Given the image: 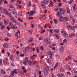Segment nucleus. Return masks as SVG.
<instances>
[{
	"label": "nucleus",
	"mask_w": 77,
	"mask_h": 77,
	"mask_svg": "<svg viewBox=\"0 0 77 77\" xmlns=\"http://www.w3.org/2000/svg\"><path fill=\"white\" fill-rule=\"evenodd\" d=\"M44 41L45 43L47 44H50V43L51 42L50 39L48 38H45Z\"/></svg>",
	"instance_id": "f257e3e1"
},
{
	"label": "nucleus",
	"mask_w": 77,
	"mask_h": 77,
	"mask_svg": "<svg viewBox=\"0 0 77 77\" xmlns=\"http://www.w3.org/2000/svg\"><path fill=\"white\" fill-rule=\"evenodd\" d=\"M28 61H29V58H28V57H25L24 61L23 62V64H24V65H26L28 63Z\"/></svg>",
	"instance_id": "f03ea898"
},
{
	"label": "nucleus",
	"mask_w": 77,
	"mask_h": 77,
	"mask_svg": "<svg viewBox=\"0 0 77 77\" xmlns=\"http://www.w3.org/2000/svg\"><path fill=\"white\" fill-rule=\"evenodd\" d=\"M49 71V68H46L45 70L44 75H47L48 74V72Z\"/></svg>",
	"instance_id": "7ed1b4c3"
},
{
	"label": "nucleus",
	"mask_w": 77,
	"mask_h": 77,
	"mask_svg": "<svg viewBox=\"0 0 77 77\" xmlns=\"http://www.w3.org/2000/svg\"><path fill=\"white\" fill-rule=\"evenodd\" d=\"M15 35L16 39H18V37L20 35V31L19 30H17V32L15 33Z\"/></svg>",
	"instance_id": "20e7f679"
},
{
	"label": "nucleus",
	"mask_w": 77,
	"mask_h": 77,
	"mask_svg": "<svg viewBox=\"0 0 77 77\" xmlns=\"http://www.w3.org/2000/svg\"><path fill=\"white\" fill-rule=\"evenodd\" d=\"M48 55H50V59H52L53 57V52H51V51H49L48 52Z\"/></svg>",
	"instance_id": "39448f33"
},
{
	"label": "nucleus",
	"mask_w": 77,
	"mask_h": 77,
	"mask_svg": "<svg viewBox=\"0 0 77 77\" xmlns=\"http://www.w3.org/2000/svg\"><path fill=\"white\" fill-rule=\"evenodd\" d=\"M3 12L5 14H6V15H8V16H9V17H11V15L10 14H9L8 13V11H7V10H6V9L5 8L4 9V10H3Z\"/></svg>",
	"instance_id": "423d86ee"
},
{
	"label": "nucleus",
	"mask_w": 77,
	"mask_h": 77,
	"mask_svg": "<svg viewBox=\"0 0 77 77\" xmlns=\"http://www.w3.org/2000/svg\"><path fill=\"white\" fill-rule=\"evenodd\" d=\"M49 1L48 0H45L44 1H43L42 2V3L43 5H45V4H47V3H48Z\"/></svg>",
	"instance_id": "0eeeda50"
},
{
	"label": "nucleus",
	"mask_w": 77,
	"mask_h": 77,
	"mask_svg": "<svg viewBox=\"0 0 77 77\" xmlns=\"http://www.w3.org/2000/svg\"><path fill=\"white\" fill-rule=\"evenodd\" d=\"M57 76L58 77H64L65 75H64L63 74L60 73L57 74Z\"/></svg>",
	"instance_id": "6e6552de"
},
{
	"label": "nucleus",
	"mask_w": 77,
	"mask_h": 77,
	"mask_svg": "<svg viewBox=\"0 0 77 77\" xmlns=\"http://www.w3.org/2000/svg\"><path fill=\"white\" fill-rule=\"evenodd\" d=\"M59 21L60 22H62L63 21L64 18L62 16H60L59 18Z\"/></svg>",
	"instance_id": "1a4fd4ad"
},
{
	"label": "nucleus",
	"mask_w": 77,
	"mask_h": 77,
	"mask_svg": "<svg viewBox=\"0 0 77 77\" xmlns=\"http://www.w3.org/2000/svg\"><path fill=\"white\" fill-rule=\"evenodd\" d=\"M3 47L5 48H8V45L7 43H5L4 44Z\"/></svg>",
	"instance_id": "9d476101"
},
{
	"label": "nucleus",
	"mask_w": 77,
	"mask_h": 77,
	"mask_svg": "<svg viewBox=\"0 0 77 77\" xmlns=\"http://www.w3.org/2000/svg\"><path fill=\"white\" fill-rule=\"evenodd\" d=\"M65 10L64 9L62 8L61 9L60 11V13L61 14H63L65 12Z\"/></svg>",
	"instance_id": "9b49d317"
},
{
	"label": "nucleus",
	"mask_w": 77,
	"mask_h": 77,
	"mask_svg": "<svg viewBox=\"0 0 77 77\" xmlns=\"http://www.w3.org/2000/svg\"><path fill=\"white\" fill-rule=\"evenodd\" d=\"M63 35V36H64L66 38H67V37L68 36V35L66 31L64 32Z\"/></svg>",
	"instance_id": "f8f14e48"
},
{
	"label": "nucleus",
	"mask_w": 77,
	"mask_h": 77,
	"mask_svg": "<svg viewBox=\"0 0 77 77\" xmlns=\"http://www.w3.org/2000/svg\"><path fill=\"white\" fill-rule=\"evenodd\" d=\"M11 29H17V26H13L11 27Z\"/></svg>",
	"instance_id": "ddd939ff"
},
{
	"label": "nucleus",
	"mask_w": 77,
	"mask_h": 77,
	"mask_svg": "<svg viewBox=\"0 0 77 77\" xmlns=\"http://www.w3.org/2000/svg\"><path fill=\"white\" fill-rule=\"evenodd\" d=\"M35 12H36V11H35V10L32 11L30 12V14L31 15H33Z\"/></svg>",
	"instance_id": "4468645a"
},
{
	"label": "nucleus",
	"mask_w": 77,
	"mask_h": 77,
	"mask_svg": "<svg viewBox=\"0 0 77 77\" xmlns=\"http://www.w3.org/2000/svg\"><path fill=\"white\" fill-rule=\"evenodd\" d=\"M75 33H73L69 35V37H70V38H72V37L75 36Z\"/></svg>",
	"instance_id": "2eb2a0df"
},
{
	"label": "nucleus",
	"mask_w": 77,
	"mask_h": 77,
	"mask_svg": "<svg viewBox=\"0 0 77 77\" xmlns=\"http://www.w3.org/2000/svg\"><path fill=\"white\" fill-rule=\"evenodd\" d=\"M8 6L9 7V8H11V9H13V8H14V6H12V5L11 4H8Z\"/></svg>",
	"instance_id": "dca6fc26"
},
{
	"label": "nucleus",
	"mask_w": 77,
	"mask_h": 77,
	"mask_svg": "<svg viewBox=\"0 0 77 77\" xmlns=\"http://www.w3.org/2000/svg\"><path fill=\"white\" fill-rule=\"evenodd\" d=\"M54 31L55 33H58V32H59V29H54Z\"/></svg>",
	"instance_id": "f3484780"
},
{
	"label": "nucleus",
	"mask_w": 77,
	"mask_h": 77,
	"mask_svg": "<svg viewBox=\"0 0 77 77\" xmlns=\"http://www.w3.org/2000/svg\"><path fill=\"white\" fill-rule=\"evenodd\" d=\"M9 20L8 19L6 20H5L4 21L6 25L8 24V23H9Z\"/></svg>",
	"instance_id": "a211bd4d"
},
{
	"label": "nucleus",
	"mask_w": 77,
	"mask_h": 77,
	"mask_svg": "<svg viewBox=\"0 0 77 77\" xmlns=\"http://www.w3.org/2000/svg\"><path fill=\"white\" fill-rule=\"evenodd\" d=\"M11 21H12V22H13V23H15V22H16L15 19L14 18H11Z\"/></svg>",
	"instance_id": "6ab92c4d"
},
{
	"label": "nucleus",
	"mask_w": 77,
	"mask_h": 77,
	"mask_svg": "<svg viewBox=\"0 0 77 77\" xmlns=\"http://www.w3.org/2000/svg\"><path fill=\"white\" fill-rule=\"evenodd\" d=\"M30 48V47L29 46H27L25 48V50H26V51H29Z\"/></svg>",
	"instance_id": "aec40b11"
},
{
	"label": "nucleus",
	"mask_w": 77,
	"mask_h": 77,
	"mask_svg": "<svg viewBox=\"0 0 77 77\" xmlns=\"http://www.w3.org/2000/svg\"><path fill=\"white\" fill-rule=\"evenodd\" d=\"M54 36L56 38H57V39H59V36H58V35H57V34H54Z\"/></svg>",
	"instance_id": "412c9836"
},
{
	"label": "nucleus",
	"mask_w": 77,
	"mask_h": 77,
	"mask_svg": "<svg viewBox=\"0 0 77 77\" xmlns=\"http://www.w3.org/2000/svg\"><path fill=\"white\" fill-rule=\"evenodd\" d=\"M1 29L2 30V29H4L5 28H6V26L5 25H3L1 27Z\"/></svg>",
	"instance_id": "4be33fe9"
},
{
	"label": "nucleus",
	"mask_w": 77,
	"mask_h": 77,
	"mask_svg": "<svg viewBox=\"0 0 77 77\" xmlns=\"http://www.w3.org/2000/svg\"><path fill=\"white\" fill-rule=\"evenodd\" d=\"M67 12L68 14H69L70 12V10H69V8L68 7L67 8Z\"/></svg>",
	"instance_id": "5701e85b"
},
{
	"label": "nucleus",
	"mask_w": 77,
	"mask_h": 77,
	"mask_svg": "<svg viewBox=\"0 0 77 77\" xmlns=\"http://www.w3.org/2000/svg\"><path fill=\"white\" fill-rule=\"evenodd\" d=\"M76 6V4H75L74 5V6H73V10L74 11H75L76 10V8H75Z\"/></svg>",
	"instance_id": "b1692460"
},
{
	"label": "nucleus",
	"mask_w": 77,
	"mask_h": 77,
	"mask_svg": "<svg viewBox=\"0 0 77 77\" xmlns=\"http://www.w3.org/2000/svg\"><path fill=\"white\" fill-rule=\"evenodd\" d=\"M64 50V48L63 47H62L60 48V50L61 51H63Z\"/></svg>",
	"instance_id": "393cba45"
},
{
	"label": "nucleus",
	"mask_w": 77,
	"mask_h": 77,
	"mask_svg": "<svg viewBox=\"0 0 77 77\" xmlns=\"http://www.w3.org/2000/svg\"><path fill=\"white\" fill-rule=\"evenodd\" d=\"M63 42L64 44H66L67 42L66 39V38L64 39L63 41Z\"/></svg>",
	"instance_id": "a878e982"
},
{
	"label": "nucleus",
	"mask_w": 77,
	"mask_h": 77,
	"mask_svg": "<svg viewBox=\"0 0 77 77\" xmlns=\"http://www.w3.org/2000/svg\"><path fill=\"white\" fill-rule=\"evenodd\" d=\"M13 55H11L10 56V59L11 61H12V60L13 59Z\"/></svg>",
	"instance_id": "bb28decb"
},
{
	"label": "nucleus",
	"mask_w": 77,
	"mask_h": 77,
	"mask_svg": "<svg viewBox=\"0 0 77 77\" xmlns=\"http://www.w3.org/2000/svg\"><path fill=\"white\" fill-rule=\"evenodd\" d=\"M47 60L48 62L49 63H51V60H50L49 58H48L47 59Z\"/></svg>",
	"instance_id": "cd10ccee"
},
{
	"label": "nucleus",
	"mask_w": 77,
	"mask_h": 77,
	"mask_svg": "<svg viewBox=\"0 0 77 77\" xmlns=\"http://www.w3.org/2000/svg\"><path fill=\"white\" fill-rule=\"evenodd\" d=\"M54 21L55 24H57V22L58 21V20H57V19H56L54 20Z\"/></svg>",
	"instance_id": "c85d7f7f"
},
{
	"label": "nucleus",
	"mask_w": 77,
	"mask_h": 77,
	"mask_svg": "<svg viewBox=\"0 0 77 77\" xmlns=\"http://www.w3.org/2000/svg\"><path fill=\"white\" fill-rule=\"evenodd\" d=\"M28 64L29 65H32V62H31V61L29 60L28 62Z\"/></svg>",
	"instance_id": "c756f323"
},
{
	"label": "nucleus",
	"mask_w": 77,
	"mask_h": 77,
	"mask_svg": "<svg viewBox=\"0 0 77 77\" xmlns=\"http://www.w3.org/2000/svg\"><path fill=\"white\" fill-rule=\"evenodd\" d=\"M64 19L66 21H69L68 18H67L66 17H64Z\"/></svg>",
	"instance_id": "7c9ffc66"
},
{
	"label": "nucleus",
	"mask_w": 77,
	"mask_h": 77,
	"mask_svg": "<svg viewBox=\"0 0 77 77\" xmlns=\"http://www.w3.org/2000/svg\"><path fill=\"white\" fill-rule=\"evenodd\" d=\"M1 72L2 73V74H6V72H5V71H4L3 70H2Z\"/></svg>",
	"instance_id": "2f4dec72"
},
{
	"label": "nucleus",
	"mask_w": 77,
	"mask_h": 77,
	"mask_svg": "<svg viewBox=\"0 0 77 77\" xmlns=\"http://www.w3.org/2000/svg\"><path fill=\"white\" fill-rule=\"evenodd\" d=\"M13 24H14V23H13L11 22L9 23V25L11 27H13Z\"/></svg>",
	"instance_id": "473e14b6"
},
{
	"label": "nucleus",
	"mask_w": 77,
	"mask_h": 77,
	"mask_svg": "<svg viewBox=\"0 0 77 77\" xmlns=\"http://www.w3.org/2000/svg\"><path fill=\"white\" fill-rule=\"evenodd\" d=\"M11 74L12 76H14V72H13V71L12 72H11Z\"/></svg>",
	"instance_id": "72a5a7b5"
},
{
	"label": "nucleus",
	"mask_w": 77,
	"mask_h": 77,
	"mask_svg": "<svg viewBox=\"0 0 77 77\" xmlns=\"http://www.w3.org/2000/svg\"><path fill=\"white\" fill-rule=\"evenodd\" d=\"M32 6V4L31 3V2L30 1L29 2L28 7H30V6Z\"/></svg>",
	"instance_id": "f704fd0d"
},
{
	"label": "nucleus",
	"mask_w": 77,
	"mask_h": 77,
	"mask_svg": "<svg viewBox=\"0 0 77 77\" xmlns=\"http://www.w3.org/2000/svg\"><path fill=\"white\" fill-rule=\"evenodd\" d=\"M17 70V69H15L13 71V72H14V73H15V74H17V71H16Z\"/></svg>",
	"instance_id": "c9c22d12"
},
{
	"label": "nucleus",
	"mask_w": 77,
	"mask_h": 77,
	"mask_svg": "<svg viewBox=\"0 0 77 77\" xmlns=\"http://www.w3.org/2000/svg\"><path fill=\"white\" fill-rule=\"evenodd\" d=\"M29 41L30 42H33V38H30L29 39Z\"/></svg>",
	"instance_id": "e433bc0d"
},
{
	"label": "nucleus",
	"mask_w": 77,
	"mask_h": 77,
	"mask_svg": "<svg viewBox=\"0 0 77 77\" xmlns=\"http://www.w3.org/2000/svg\"><path fill=\"white\" fill-rule=\"evenodd\" d=\"M72 56L71 55L69 56L68 57V59H69V60H71V59H72Z\"/></svg>",
	"instance_id": "4c0bfd02"
},
{
	"label": "nucleus",
	"mask_w": 77,
	"mask_h": 77,
	"mask_svg": "<svg viewBox=\"0 0 77 77\" xmlns=\"http://www.w3.org/2000/svg\"><path fill=\"white\" fill-rule=\"evenodd\" d=\"M44 47H43V46H41L40 47V49L41 51H43L44 50Z\"/></svg>",
	"instance_id": "58836bf2"
},
{
	"label": "nucleus",
	"mask_w": 77,
	"mask_h": 77,
	"mask_svg": "<svg viewBox=\"0 0 77 77\" xmlns=\"http://www.w3.org/2000/svg\"><path fill=\"white\" fill-rule=\"evenodd\" d=\"M72 2H73V0H71L69 2V4L70 5L71 4H72Z\"/></svg>",
	"instance_id": "ea45409f"
},
{
	"label": "nucleus",
	"mask_w": 77,
	"mask_h": 77,
	"mask_svg": "<svg viewBox=\"0 0 77 77\" xmlns=\"http://www.w3.org/2000/svg\"><path fill=\"white\" fill-rule=\"evenodd\" d=\"M17 6L19 7V8H21L23 7V5H19V4H18Z\"/></svg>",
	"instance_id": "a19ab883"
},
{
	"label": "nucleus",
	"mask_w": 77,
	"mask_h": 77,
	"mask_svg": "<svg viewBox=\"0 0 77 77\" xmlns=\"http://www.w3.org/2000/svg\"><path fill=\"white\" fill-rule=\"evenodd\" d=\"M38 39L39 41L42 40V39H43V38H42V37H39Z\"/></svg>",
	"instance_id": "79ce46f5"
},
{
	"label": "nucleus",
	"mask_w": 77,
	"mask_h": 77,
	"mask_svg": "<svg viewBox=\"0 0 77 77\" xmlns=\"http://www.w3.org/2000/svg\"><path fill=\"white\" fill-rule=\"evenodd\" d=\"M51 77H55V75H54V74L53 73H51Z\"/></svg>",
	"instance_id": "37998d69"
},
{
	"label": "nucleus",
	"mask_w": 77,
	"mask_h": 77,
	"mask_svg": "<svg viewBox=\"0 0 77 77\" xmlns=\"http://www.w3.org/2000/svg\"><path fill=\"white\" fill-rule=\"evenodd\" d=\"M42 7H43V8H44L45 9L46 7H45V6L43 4H42Z\"/></svg>",
	"instance_id": "c03bdc74"
},
{
	"label": "nucleus",
	"mask_w": 77,
	"mask_h": 77,
	"mask_svg": "<svg viewBox=\"0 0 77 77\" xmlns=\"http://www.w3.org/2000/svg\"><path fill=\"white\" fill-rule=\"evenodd\" d=\"M58 64H59V63H57L54 66V68H56V67L58 66Z\"/></svg>",
	"instance_id": "a18cd8bd"
},
{
	"label": "nucleus",
	"mask_w": 77,
	"mask_h": 77,
	"mask_svg": "<svg viewBox=\"0 0 77 77\" xmlns=\"http://www.w3.org/2000/svg\"><path fill=\"white\" fill-rule=\"evenodd\" d=\"M67 75H71V74L70 73V72H67Z\"/></svg>",
	"instance_id": "49530a36"
},
{
	"label": "nucleus",
	"mask_w": 77,
	"mask_h": 77,
	"mask_svg": "<svg viewBox=\"0 0 77 77\" xmlns=\"http://www.w3.org/2000/svg\"><path fill=\"white\" fill-rule=\"evenodd\" d=\"M3 24V22H0V26H2Z\"/></svg>",
	"instance_id": "de8ad7c7"
},
{
	"label": "nucleus",
	"mask_w": 77,
	"mask_h": 77,
	"mask_svg": "<svg viewBox=\"0 0 77 77\" xmlns=\"http://www.w3.org/2000/svg\"><path fill=\"white\" fill-rule=\"evenodd\" d=\"M11 34L10 33H8L7 35V36L8 37H11Z\"/></svg>",
	"instance_id": "09e8293b"
},
{
	"label": "nucleus",
	"mask_w": 77,
	"mask_h": 77,
	"mask_svg": "<svg viewBox=\"0 0 77 77\" xmlns=\"http://www.w3.org/2000/svg\"><path fill=\"white\" fill-rule=\"evenodd\" d=\"M8 61H5L4 63L5 64V65H6V64L8 63Z\"/></svg>",
	"instance_id": "8fccbe9b"
},
{
	"label": "nucleus",
	"mask_w": 77,
	"mask_h": 77,
	"mask_svg": "<svg viewBox=\"0 0 77 77\" xmlns=\"http://www.w3.org/2000/svg\"><path fill=\"white\" fill-rule=\"evenodd\" d=\"M31 27L32 28H33L34 27H35V25L34 24H32L31 25Z\"/></svg>",
	"instance_id": "3c124183"
},
{
	"label": "nucleus",
	"mask_w": 77,
	"mask_h": 77,
	"mask_svg": "<svg viewBox=\"0 0 77 77\" xmlns=\"http://www.w3.org/2000/svg\"><path fill=\"white\" fill-rule=\"evenodd\" d=\"M3 62V60H0V65H1L2 63Z\"/></svg>",
	"instance_id": "603ef678"
},
{
	"label": "nucleus",
	"mask_w": 77,
	"mask_h": 77,
	"mask_svg": "<svg viewBox=\"0 0 77 77\" xmlns=\"http://www.w3.org/2000/svg\"><path fill=\"white\" fill-rule=\"evenodd\" d=\"M11 65L12 66H15V65L14 64V63H13V62L11 63Z\"/></svg>",
	"instance_id": "864d4df0"
},
{
	"label": "nucleus",
	"mask_w": 77,
	"mask_h": 77,
	"mask_svg": "<svg viewBox=\"0 0 77 77\" xmlns=\"http://www.w3.org/2000/svg\"><path fill=\"white\" fill-rule=\"evenodd\" d=\"M50 32L51 33L53 32V29H51L49 30Z\"/></svg>",
	"instance_id": "5fc2aeb1"
},
{
	"label": "nucleus",
	"mask_w": 77,
	"mask_h": 77,
	"mask_svg": "<svg viewBox=\"0 0 77 77\" xmlns=\"http://www.w3.org/2000/svg\"><path fill=\"white\" fill-rule=\"evenodd\" d=\"M7 54L8 56H10V55H11V54H10V53L9 52H7Z\"/></svg>",
	"instance_id": "6e6d98bb"
},
{
	"label": "nucleus",
	"mask_w": 77,
	"mask_h": 77,
	"mask_svg": "<svg viewBox=\"0 0 77 77\" xmlns=\"http://www.w3.org/2000/svg\"><path fill=\"white\" fill-rule=\"evenodd\" d=\"M23 72H25V73H26V72H27V70L26 69H25L23 70Z\"/></svg>",
	"instance_id": "4d7b16f0"
},
{
	"label": "nucleus",
	"mask_w": 77,
	"mask_h": 77,
	"mask_svg": "<svg viewBox=\"0 0 77 77\" xmlns=\"http://www.w3.org/2000/svg\"><path fill=\"white\" fill-rule=\"evenodd\" d=\"M74 44H75V45H77V40H76L74 42Z\"/></svg>",
	"instance_id": "13d9d810"
},
{
	"label": "nucleus",
	"mask_w": 77,
	"mask_h": 77,
	"mask_svg": "<svg viewBox=\"0 0 77 77\" xmlns=\"http://www.w3.org/2000/svg\"><path fill=\"white\" fill-rule=\"evenodd\" d=\"M45 18H46V17H45V15H44V16H43V20H45Z\"/></svg>",
	"instance_id": "bf43d9fd"
},
{
	"label": "nucleus",
	"mask_w": 77,
	"mask_h": 77,
	"mask_svg": "<svg viewBox=\"0 0 77 77\" xmlns=\"http://www.w3.org/2000/svg\"><path fill=\"white\" fill-rule=\"evenodd\" d=\"M67 69L68 70H69V71H71V70L72 69L71 68H67Z\"/></svg>",
	"instance_id": "052dcab7"
},
{
	"label": "nucleus",
	"mask_w": 77,
	"mask_h": 77,
	"mask_svg": "<svg viewBox=\"0 0 77 77\" xmlns=\"http://www.w3.org/2000/svg\"><path fill=\"white\" fill-rule=\"evenodd\" d=\"M36 63V62H34L32 63V65H35Z\"/></svg>",
	"instance_id": "680f3d73"
},
{
	"label": "nucleus",
	"mask_w": 77,
	"mask_h": 77,
	"mask_svg": "<svg viewBox=\"0 0 77 77\" xmlns=\"http://www.w3.org/2000/svg\"><path fill=\"white\" fill-rule=\"evenodd\" d=\"M16 54H19V51H17L16 52Z\"/></svg>",
	"instance_id": "e2e57ef3"
},
{
	"label": "nucleus",
	"mask_w": 77,
	"mask_h": 77,
	"mask_svg": "<svg viewBox=\"0 0 77 77\" xmlns=\"http://www.w3.org/2000/svg\"><path fill=\"white\" fill-rule=\"evenodd\" d=\"M28 32H29V33L32 34V32L31 31H30V30H28Z\"/></svg>",
	"instance_id": "0e129e2a"
},
{
	"label": "nucleus",
	"mask_w": 77,
	"mask_h": 77,
	"mask_svg": "<svg viewBox=\"0 0 77 77\" xmlns=\"http://www.w3.org/2000/svg\"><path fill=\"white\" fill-rule=\"evenodd\" d=\"M15 2V0H12L11 1V3H14Z\"/></svg>",
	"instance_id": "69168bd1"
},
{
	"label": "nucleus",
	"mask_w": 77,
	"mask_h": 77,
	"mask_svg": "<svg viewBox=\"0 0 77 77\" xmlns=\"http://www.w3.org/2000/svg\"><path fill=\"white\" fill-rule=\"evenodd\" d=\"M7 29H8V30H10V29L9 28V26H8L7 27Z\"/></svg>",
	"instance_id": "338daca9"
},
{
	"label": "nucleus",
	"mask_w": 77,
	"mask_h": 77,
	"mask_svg": "<svg viewBox=\"0 0 77 77\" xmlns=\"http://www.w3.org/2000/svg\"><path fill=\"white\" fill-rule=\"evenodd\" d=\"M60 71H64V69H63V68H61L60 69Z\"/></svg>",
	"instance_id": "774afa93"
}]
</instances>
